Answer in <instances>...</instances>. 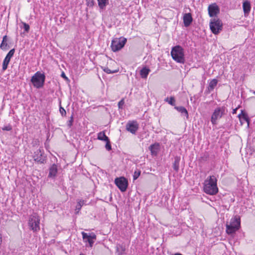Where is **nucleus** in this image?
I'll return each mask as SVG.
<instances>
[{"label": "nucleus", "instance_id": "nucleus-7", "mask_svg": "<svg viewBox=\"0 0 255 255\" xmlns=\"http://www.w3.org/2000/svg\"><path fill=\"white\" fill-rule=\"evenodd\" d=\"M209 26L212 32L217 35L222 30L223 23L222 20L219 18H214L211 19L209 23Z\"/></svg>", "mask_w": 255, "mask_h": 255}, {"label": "nucleus", "instance_id": "nucleus-39", "mask_svg": "<svg viewBox=\"0 0 255 255\" xmlns=\"http://www.w3.org/2000/svg\"><path fill=\"white\" fill-rule=\"evenodd\" d=\"M59 111H60V112L62 116H66V112L63 108H62V107H60Z\"/></svg>", "mask_w": 255, "mask_h": 255}, {"label": "nucleus", "instance_id": "nucleus-13", "mask_svg": "<svg viewBox=\"0 0 255 255\" xmlns=\"http://www.w3.org/2000/svg\"><path fill=\"white\" fill-rule=\"evenodd\" d=\"M138 128L136 121H129L126 125V129L131 133H135Z\"/></svg>", "mask_w": 255, "mask_h": 255}, {"label": "nucleus", "instance_id": "nucleus-16", "mask_svg": "<svg viewBox=\"0 0 255 255\" xmlns=\"http://www.w3.org/2000/svg\"><path fill=\"white\" fill-rule=\"evenodd\" d=\"M183 22L185 27L189 26L192 22L193 18L190 13H185L183 17Z\"/></svg>", "mask_w": 255, "mask_h": 255}, {"label": "nucleus", "instance_id": "nucleus-45", "mask_svg": "<svg viewBox=\"0 0 255 255\" xmlns=\"http://www.w3.org/2000/svg\"><path fill=\"white\" fill-rule=\"evenodd\" d=\"M253 93L255 95V91H253Z\"/></svg>", "mask_w": 255, "mask_h": 255}, {"label": "nucleus", "instance_id": "nucleus-38", "mask_svg": "<svg viewBox=\"0 0 255 255\" xmlns=\"http://www.w3.org/2000/svg\"><path fill=\"white\" fill-rule=\"evenodd\" d=\"M125 104L124 99H122L119 103H118V107L119 109H122L123 108V105Z\"/></svg>", "mask_w": 255, "mask_h": 255}, {"label": "nucleus", "instance_id": "nucleus-23", "mask_svg": "<svg viewBox=\"0 0 255 255\" xmlns=\"http://www.w3.org/2000/svg\"><path fill=\"white\" fill-rule=\"evenodd\" d=\"M150 72V70L146 67L143 68L140 71V75L143 78H146Z\"/></svg>", "mask_w": 255, "mask_h": 255}, {"label": "nucleus", "instance_id": "nucleus-28", "mask_svg": "<svg viewBox=\"0 0 255 255\" xmlns=\"http://www.w3.org/2000/svg\"><path fill=\"white\" fill-rule=\"evenodd\" d=\"M10 61V59L5 56L2 63V70L5 71L8 67V65Z\"/></svg>", "mask_w": 255, "mask_h": 255}, {"label": "nucleus", "instance_id": "nucleus-41", "mask_svg": "<svg viewBox=\"0 0 255 255\" xmlns=\"http://www.w3.org/2000/svg\"><path fill=\"white\" fill-rule=\"evenodd\" d=\"M2 243V237L1 234L0 233V248L1 247Z\"/></svg>", "mask_w": 255, "mask_h": 255}, {"label": "nucleus", "instance_id": "nucleus-10", "mask_svg": "<svg viewBox=\"0 0 255 255\" xmlns=\"http://www.w3.org/2000/svg\"><path fill=\"white\" fill-rule=\"evenodd\" d=\"M115 183L121 192L126 191L128 186V182L125 177H120L116 178L115 180Z\"/></svg>", "mask_w": 255, "mask_h": 255}, {"label": "nucleus", "instance_id": "nucleus-27", "mask_svg": "<svg viewBox=\"0 0 255 255\" xmlns=\"http://www.w3.org/2000/svg\"><path fill=\"white\" fill-rule=\"evenodd\" d=\"M10 61V59L5 56L2 63V70L5 71L8 67V65Z\"/></svg>", "mask_w": 255, "mask_h": 255}, {"label": "nucleus", "instance_id": "nucleus-14", "mask_svg": "<svg viewBox=\"0 0 255 255\" xmlns=\"http://www.w3.org/2000/svg\"><path fill=\"white\" fill-rule=\"evenodd\" d=\"M243 9L245 16L247 17L251 9V2L249 0H246L243 2Z\"/></svg>", "mask_w": 255, "mask_h": 255}, {"label": "nucleus", "instance_id": "nucleus-31", "mask_svg": "<svg viewBox=\"0 0 255 255\" xmlns=\"http://www.w3.org/2000/svg\"><path fill=\"white\" fill-rule=\"evenodd\" d=\"M83 205H84V201L83 200H80L79 201H78L77 205L76 207V209H75L77 213H79V212L80 211V210H81L82 207L83 206Z\"/></svg>", "mask_w": 255, "mask_h": 255}, {"label": "nucleus", "instance_id": "nucleus-34", "mask_svg": "<svg viewBox=\"0 0 255 255\" xmlns=\"http://www.w3.org/2000/svg\"><path fill=\"white\" fill-rule=\"evenodd\" d=\"M86 5L90 7H92L94 5V0H86Z\"/></svg>", "mask_w": 255, "mask_h": 255}, {"label": "nucleus", "instance_id": "nucleus-24", "mask_svg": "<svg viewBox=\"0 0 255 255\" xmlns=\"http://www.w3.org/2000/svg\"><path fill=\"white\" fill-rule=\"evenodd\" d=\"M98 5L100 9H104L106 6L108 4V0H97Z\"/></svg>", "mask_w": 255, "mask_h": 255}, {"label": "nucleus", "instance_id": "nucleus-9", "mask_svg": "<svg viewBox=\"0 0 255 255\" xmlns=\"http://www.w3.org/2000/svg\"><path fill=\"white\" fill-rule=\"evenodd\" d=\"M102 70L107 74H113L119 71L117 63L112 60L108 62L106 66H102Z\"/></svg>", "mask_w": 255, "mask_h": 255}, {"label": "nucleus", "instance_id": "nucleus-37", "mask_svg": "<svg viewBox=\"0 0 255 255\" xmlns=\"http://www.w3.org/2000/svg\"><path fill=\"white\" fill-rule=\"evenodd\" d=\"M2 129L4 131H10L12 129V127L11 125H8L6 126H4L2 128Z\"/></svg>", "mask_w": 255, "mask_h": 255}, {"label": "nucleus", "instance_id": "nucleus-35", "mask_svg": "<svg viewBox=\"0 0 255 255\" xmlns=\"http://www.w3.org/2000/svg\"><path fill=\"white\" fill-rule=\"evenodd\" d=\"M106 145H105L106 148L108 150H109V151L111 150L112 149V146H111V145L110 139H108V140L106 141Z\"/></svg>", "mask_w": 255, "mask_h": 255}, {"label": "nucleus", "instance_id": "nucleus-21", "mask_svg": "<svg viewBox=\"0 0 255 255\" xmlns=\"http://www.w3.org/2000/svg\"><path fill=\"white\" fill-rule=\"evenodd\" d=\"M97 138L99 140L105 141L108 140V139H109V137L106 135L104 131H101L98 133Z\"/></svg>", "mask_w": 255, "mask_h": 255}, {"label": "nucleus", "instance_id": "nucleus-40", "mask_svg": "<svg viewBox=\"0 0 255 255\" xmlns=\"http://www.w3.org/2000/svg\"><path fill=\"white\" fill-rule=\"evenodd\" d=\"M61 77H63V78H64L65 79H66V80L68 79L67 77L66 76V75L64 72H63L61 73Z\"/></svg>", "mask_w": 255, "mask_h": 255}, {"label": "nucleus", "instance_id": "nucleus-43", "mask_svg": "<svg viewBox=\"0 0 255 255\" xmlns=\"http://www.w3.org/2000/svg\"><path fill=\"white\" fill-rule=\"evenodd\" d=\"M73 117L72 116V117H71V120H70V121H69V123H70V125H72V122H73Z\"/></svg>", "mask_w": 255, "mask_h": 255}, {"label": "nucleus", "instance_id": "nucleus-12", "mask_svg": "<svg viewBox=\"0 0 255 255\" xmlns=\"http://www.w3.org/2000/svg\"><path fill=\"white\" fill-rule=\"evenodd\" d=\"M208 10L210 17L216 16L220 13V8L216 3L210 4Z\"/></svg>", "mask_w": 255, "mask_h": 255}, {"label": "nucleus", "instance_id": "nucleus-33", "mask_svg": "<svg viewBox=\"0 0 255 255\" xmlns=\"http://www.w3.org/2000/svg\"><path fill=\"white\" fill-rule=\"evenodd\" d=\"M15 52L14 48L11 49L6 55V57L11 59V57L13 56Z\"/></svg>", "mask_w": 255, "mask_h": 255}, {"label": "nucleus", "instance_id": "nucleus-46", "mask_svg": "<svg viewBox=\"0 0 255 255\" xmlns=\"http://www.w3.org/2000/svg\"><path fill=\"white\" fill-rule=\"evenodd\" d=\"M80 255H85L83 254H80Z\"/></svg>", "mask_w": 255, "mask_h": 255}, {"label": "nucleus", "instance_id": "nucleus-22", "mask_svg": "<svg viewBox=\"0 0 255 255\" xmlns=\"http://www.w3.org/2000/svg\"><path fill=\"white\" fill-rule=\"evenodd\" d=\"M218 80L216 79H213L209 83L208 89L209 91H212L214 90L215 87L217 86Z\"/></svg>", "mask_w": 255, "mask_h": 255}, {"label": "nucleus", "instance_id": "nucleus-32", "mask_svg": "<svg viewBox=\"0 0 255 255\" xmlns=\"http://www.w3.org/2000/svg\"><path fill=\"white\" fill-rule=\"evenodd\" d=\"M141 173V171L140 170H136L134 171L133 175V179L134 180L137 179L138 177L140 176Z\"/></svg>", "mask_w": 255, "mask_h": 255}, {"label": "nucleus", "instance_id": "nucleus-18", "mask_svg": "<svg viewBox=\"0 0 255 255\" xmlns=\"http://www.w3.org/2000/svg\"><path fill=\"white\" fill-rule=\"evenodd\" d=\"M42 150L40 148L37 149L34 152L33 155V159L35 161H40L41 160Z\"/></svg>", "mask_w": 255, "mask_h": 255}, {"label": "nucleus", "instance_id": "nucleus-25", "mask_svg": "<svg viewBox=\"0 0 255 255\" xmlns=\"http://www.w3.org/2000/svg\"><path fill=\"white\" fill-rule=\"evenodd\" d=\"M174 108L179 112H180L182 114H184L187 118L188 117V113L187 110L183 107H175Z\"/></svg>", "mask_w": 255, "mask_h": 255}, {"label": "nucleus", "instance_id": "nucleus-11", "mask_svg": "<svg viewBox=\"0 0 255 255\" xmlns=\"http://www.w3.org/2000/svg\"><path fill=\"white\" fill-rule=\"evenodd\" d=\"M82 238L84 242H88L90 247H92L95 242L96 240L97 236L95 234L92 233L89 235L84 232L81 233Z\"/></svg>", "mask_w": 255, "mask_h": 255}, {"label": "nucleus", "instance_id": "nucleus-42", "mask_svg": "<svg viewBox=\"0 0 255 255\" xmlns=\"http://www.w3.org/2000/svg\"><path fill=\"white\" fill-rule=\"evenodd\" d=\"M237 110V108H236V109H234L233 110V112H232L233 114H236Z\"/></svg>", "mask_w": 255, "mask_h": 255}, {"label": "nucleus", "instance_id": "nucleus-3", "mask_svg": "<svg viewBox=\"0 0 255 255\" xmlns=\"http://www.w3.org/2000/svg\"><path fill=\"white\" fill-rule=\"evenodd\" d=\"M226 232L227 234L231 235L235 233L239 230L241 227V221L239 218L235 217L232 218L229 224L227 223Z\"/></svg>", "mask_w": 255, "mask_h": 255}, {"label": "nucleus", "instance_id": "nucleus-17", "mask_svg": "<svg viewBox=\"0 0 255 255\" xmlns=\"http://www.w3.org/2000/svg\"><path fill=\"white\" fill-rule=\"evenodd\" d=\"M238 117L241 125H243L246 122L248 126L249 125V119L246 113L242 111L241 114L238 115Z\"/></svg>", "mask_w": 255, "mask_h": 255}, {"label": "nucleus", "instance_id": "nucleus-30", "mask_svg": "<svg viewBox=\"0 0 255 255\" xmlns=\"http://www.w3.org/2000/svg\"><path fill=\"white\" fill-rule=\"evenodd\" d=\"M165 101L168 102V103L171 106L175 105V100L174 97H170V98L167 97L165 99Z\"/></svg>", "mask_w": 255, "mask_h": 255}, {"label": "nucleus", "instance_id": "nucleus-8", "mask_svg": "<svg viewBox=\"0 0 255 255\" xmlns=\"http://www.w3.org/2000/svg\"><path fill=\"white\" fill-rule=\"evenodd\" d=\"M226 108L224 106L217 107L211 117V122L214 125L217 124V121L225 115Z\"/></svg>", "mask_w": 255, "mask_h": 255}, {"label": "nucleus", "instance_id": "nucleus-44", "mask_svg": "<svg viewBox=\"0 0 255 255\" xmlns=\"http://www.w3.org/2000/svg\"><path fill=\"white\" fill-rule=\"evenodd\" d=\"M174 255H182L179 253H177V254H175Z\"/></svg>", "mask_w": 255, "mask_h": 255}, {"label": "nucleus", "instance_id": "nucleus-2", "mask_svg": "<svg viewBox=\"0 0 255 255\" xmlns=\"http://www.w3.org/2000/svg\"><path fill=\"white\" fill-rule=\"evenodd\" d=\"M171 55L176 62L180 63H184V50L181 46L177 45L173 47L171 51Z\"/></svg>", "mask_w": 255, "mask_h": 255}, {"label": "nucleus", "instance_id": "nucleus-26", "mask_svg": "<svg viewBox=\"0 0 255 255\" xmlns=\"http://www.w3.org/2000/svg\"><path fill=\"white\" fill-rule=\"evenodd\" d=\"M6 41H7V36H6V35H5L3 37L2 42L0 45V48L2 50H5L6 49V47L7 46Z\"/></svg>", "mask_w": 255, "mask_h": 255}, {"label": "nucleus", "instance_id": "nucleus-6", "mask_svg": "<svg viewBox=\"0 0 255 255\" xmlns=\"http://www.w3.org/2000/svg\"><path fill=\"white\" fill-rule=\"evenodd\" d=\"M126 38L121 36L119 38H115L112 40L111 48L113 52H117L121 50L127 43Z\"/></svg>", "mask_w": 255, "mask_h": 255}, {"label": "nucleus", "instance_id": "nucleus-36", "mask_svg": "<svg viewBox=\"0 0 255 255\" xmlns=\"http://www.w3.org/2000/svg\"><path fill=\"white\" fill-rule=\"evenodd\" d=\"M23 28L25 32H28L30 29L29 25L25 22H22Z\"/></svg>", "mask_w": 255, "mask_h": 255}, {"label": "nucleus", "instance_id": "nucleus-15", "mask_svg": "<svg viewBox=\"0 0 255 255\" xmlns=\"http://www.w3.org/2000/svg\"><path fill=\"white\" fill-rule=\"evenodd\" d=\"M149 149L150 151L151 154L152 156H156L160 149V144L156 142L150 145Z\"/></svg>", "mask_w": 255, "mask_h": 255}, {"label": "nucleus", "instance_id": "nucleus-20", "mask_svg": "<svg viewBox=\"0 0 255 255\" xmlns=\"http://www.w3.org/2000/svg\"><path fill=\"white\" fill-rule=\"evenodd\" d=\"M180 161V157L179 156H175L174 161L173 163V168L176 172H178L179 169V163Z\"/></svg>", "mask_w": 255, "mask_h": 255}, {"label": "nucleus", "instance_id": "nucleus-5", "mask_svg": "<svg viewBox=\"0 0 255 255\" xmlns=\"http://www.w3.org/2000/svg\"><path fill=\"white\" fill-rule=\"evenodd\" d=\"M45 80V75L39 71H37L31 77V82L34 87L40 88L43 86Z\"/></svg>", "mask_w": 255, "mask_h": 255}, {"label": "nucleus", "instance_id": "nucleus-1", "mask_svg": "<svg viewBox=\"0 0 255 255\" xmlns=\"http://www.w3.org/2000/svg\"><path fill=\"white\" fill-rule=\"evenodd\" d=\"M203 191L210 195H215L218 193L217 179L215 176H210L204 181Z\"/></svg>", "mask_w": 255, "mask_h": 255}, {"label": "nucleus", "instance_id": "nucleus-29", "mask_svg": "<svg viewBox=\"0 0 255 255\" xmlns=\"http://www.w3.org/2000/svg\"><path fill=\"white\" fill-rule=\"evenodd\" d=\"M10 61V59L5 56L2 63V70L5 71L8 67V65Z\"/></svg>", "mask_w": 255, "mask_h": 255}, {"label": "nucleus", "instance_id": "nucleus-4", "mask_svg": "<svg viewBox=\"0 0 255 255\" xmlns=\"http://www.w3.org/2000/svg\"><path fill=\"white\" fill-rule=\"evenodd\" d=\"M40 221L39 216L36 213H34L29 216L28 225L30 229L33 232H37L40 231Z\"/></svg>", "mask_w": 255, "mask_h": 255}, {"label": "nucleus", "instance_id": "nucleus-19", "mask_svg": "<svg viewBox=\"0 0 255 255\" xmlns=\"http://www.w3.org/2000/svg\"><path fill=\"white\" fill-rule=\"evenodd\" d=\"M57 173V167L55 164H53L49 169L48 176L50 177H54Z\"/></svg>", "mask_w": 255, "mask_h": 255}]
</instances>
